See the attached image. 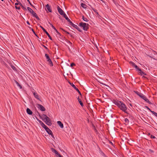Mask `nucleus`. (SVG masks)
Returning <instances> with one entry per match:
<instances>
[{
	"mask_svg": "<svg viewBox=\"0 0 157 157\" xmlns=\"http://www.w3.org/2000/svg\"><path fill=\"white\" fill-rule=\"evenodd\" d=\"M115 104L117 105L121 110L124 112H126L127 107L123 102L120 101H116L115 102Z\"/></svg>",
	"mask_w": 157,
	"mask_h": 157,
	"instance_id": "1",
	"label": "nucleus"
},
{
	"mask_svg": "<svg viewBox=\"0 0 157 157\" xmlns=\"http://www.w3.org/2000/svg\"><path fill=\"white\" fill-rule=\"evenodd\" d=\"M130 63L134 67H135L137 70H138L139 71V74L141 75H146L147 74L146 73H144L143 72L141 71V70L134 63L132 62H130Z\"/></svg>",
	"mask_w": 157,
	"mask_h": 157,
	"instance_id": "2",
	"label": "nucleus"
},
{
	"mask_svg": "<svg viewBox=\"0 0 157 157\" xmlns=\"http://www.w3.org/2000/svg\"><path fill=\"white\" fill-rule=\"evenodd\" d=\"M79 26L83 28L84 30H86L88 28L89 25L88 24L81 22L79 24Z\"/></svg>",
	"mask_w": 157,
	"mask_h": 157,
	"instance_id": "3",
	"label": "nucleus"
},
{
	"mask_svg": "<svg viewBox=\"0 0 157 157\" xmlns=\"http://www.w3.org/2000/svg\"><path fill=\"white\" fill-rule=\"evenodd\" d=\"M139 96L141 98L147 102L148 103L150 104H151V102L149 101L147 98L143 94H139Z\"/></svg>",
	"mask_w": 157,
	"mask_h": 157,
	"instance_id": "4",
	"label": "nucleus"
},
{
	"mask_svg": "<svg viewBox=\"0 0 157 157\" xmlns=\"http://www.w3.org/2000/svg\"><path fill=\"white\" fill-rule=\"evenodd\" d=\"M52 151V152L54 153L56 155L57 157H63V156L60 155L58 151L55 149L52 148L51 149Z\"/></svg>",
	"mask_w": 157,
	"mask_h": 157,
	"instance_id": "5",
	"label": "nucleus"
},
{
	"mask_svg": "<svg viewBox=\"0 0 157 157\" xmlns=\"http://www.w3.org/2000/svg\"><path fill=\"white\" fill-rule=\"evenodd\" d=\"M27 9L29 11H30V12L32 13V15H33V16L35 17L36 18H38V17L36 15V13H35L33 10L31 9L29 7H27Z\"/></svg>",
	"mask_w": 157,
	"mask_h": 157,
	"instance_id": "6",
	"label": "nucleus"
},
{
	"mask_svg": "<svg viewBox=\"0 0 157 157\" xmlns=\"http://www.w3.org/2000/svg\"><path fill=\"white\" fill-rule=\"evenodd\" d=\"M44 128L49 134L51 135L52 137H53L54 138V137L53 135V133H52V131L51 130H50L49 129V128Z\"/></svg>",
	"mask_w": 157,
	"mask_h": 157,
	"instance_id": "7",
	"label": "nucleus"
},
{
	"mask_svg": "<svg viewBox=\"0 0 157 157\" xmlns=\"http://www.w3.org/2000/svg\"><path fill=\"white\" fill-rule=\"evenodd\" d=\"M41 117L43 120L44 121H48L49 120V118L46 115L43 114L41 115Z\"/></svg>",
	"mask_w": 157,
	"mask_h": 157,
	"instance_id": "8",
	"label": "nucleus"
},
{
	"mask_svg": "<svg viewBox=\"0 0 157 157\" xmlns=\"http://www.w3.org/2000/svg\"><path fill=\"white\" fill-rule=\"evenodd\" d=\"M57 9L58 12L61 15L63 16L64 14H65L64 11L59 6L57 7Z\"/></svg>",
	"mask_w": 157,
	"mask_h": 157,
	"instance_id": "9",
	"label": "nucleus"
},
{
	"mask_svg": "<svg viewBox=\"0 0 157 157\" xmlns=\"http://www.w3.org/2000/svg\"><path fill=\"white\" fill-rule=\"evenodd\" d=\"M37 107L42 111H44L45 110V108L42 105H40L38 104L37 106Z\"/></svg>",
	"mask_w": 157,
	"mask_h": 157,
	"instance_id": "10",
	"label": "nucleus"
},
{
	"mask_svg": "<svg viewBox=\"0 0 157 157\" xmlns=\"http://www.w3.org/2000/svg\"><path fill=\"white\" fill-rule=\"evenodd\" d=\"M40 27L42 28L43 31L46 33V34L47 35V36H48V37L49 38V39L52 40V38L51 37V36L49 35V34L47 32L46 30L45 29L43 28L42 26H40Z\"/></svg>",
	"mask_w": 157,
	"mask_h": 157,
	"instance_id": "11",
	"label": "nucleus"
},
{
	"mask_svg": "<svg viewBox=\"0 0 157 157\" xmlns=\"http://www.w3.org/2000/svg\"><path fill=\"white\" fill-rule=\"evenodd\" d=\"M69 83L70 84V85L72 86V87H73L75 89V90L79 94L81 95V93L79 91V90H78V89L77 88L75 87V86L74 84H73V83Z\"/></svg>",
	"mask_w": 157,
	"mask_h": 157,
	"instance_id": "12",
	"label": "nucleus"
},
{
	"mask_svg": "<svg viewBox=\"0 0 157 157\" xmlns=\"http://www.w3.org/2000/svg\"><path fill=\"white\" fill-rule=\"evenodd\" d=\"M45 10H46L48 11L49 12H52V10L51 9L49 5L48 4H47L46 6V7L45 8Z\"/></svg>",
	"mask_w": 157,
	"mask_h": 157,
	"instance_id": "13",
	"label": "nucleus"
},
{
	"mask_svg": "<svg viewBox=\"0 0 157 157\" xmlns=\"http://www.w3.org/2000/svg\"><path fill=\"white\" fill-rule=\"evenodd\" d=\"M33 95L35 98L36 99L39 100L40 99V97L39 95L36 92H33Z\"/></svg>",
	"mask_w": 157,
	"mask_h": 157,
	"instance_id": "14",
	"label": "nucleus"
},
{
	"mask_svg": "<svg viewBox=\"0 0 157 157\" xmlns=\"http://www.w3.org/2000/svg\"><path fill=\"white\" fill-rule=\"evenodd\" d=\"M57 123L60 128H63V123H62V122L60 121H58L57 122Z\"/></svg>",
	"mask_w": 157,
	"mask_h": 157,
	"instance_id": "15",
	"label": "nucleus"
},
{
	"mask_svg": "<svg viewBox=\"0 0 157 157\" xmlns=\"http://www.w3.org/2000/svg\"><path fill=\"white\" fill-rule=\"evenodd\" d=\"M71 24H72V25L73 27L74 28H75L76 29H77L79 31H81L79 29V27L77 25L74 24L72 23L71 22Z\"/></svg>",
	"mask_w": 157,
	"mask_h": 157,
	"instance_id": "16",
	"label": "nucleus"
},
{
	"mask_svg": "<svg viewBox=\"0 0 157 157\" xmlns=\"http://www.w3.org/2000/svg\"><path fill=\"white\" fill-rule=\"evenodd\" d=\"M63 16L66 20H67L68 22H70L71 23V21L67 17V16L66 14H64V15Z\"/></svg>",
	"mask_w": 157,
	"mask_h": 157,
	"instance_id": "17",
	"label": "nucleus"
},
{
	"mask_svg": "<svg viewBox=\"0 0 157 157\" xmlns=\"http://www.w3.org/2000/svg\"><path fill=\"white\" fill-rule=\"evenodd\" d=\"M45 122L46 124L49 126L51 125V124H52V123L50 121V120L49 118V120L48 121H45Z\"/></svg>",
	"mask_w": 157,
	"mask_h": 157,
	"instance_id": "18",
	"label": "nucleus"
},
{
	"mask_svg": "<svg viewBox=\"0 0 157 157\" xmlns=\"http://www.w3.org/2000/svg\"><path fill=\"white\" fill-rule=\"evenodd\" d=\"M26 111L27 113L31 115L32 113V111L29 108H27Z\"/></svg>",
	"mask_w": 157,
	"mask_h": 157,
	"instance_id": "19",
	"label": "nucleus"
},
{
	"mask_svg": "<svg viewBox=\"0 0 157 157\" xmlns=\"http://www.w3.org/2000/svg\"><path fill=\"white\" fill-rule=\"evenodd\" d=\"M40 124L43 128H47L46 126L41 121H40Z\"/></svg>",
	"mask_w": 157,
	"mask_h": 157,
	"instance_id": "20",
	"label": "nucleus"
},
{
	"mask_svg": "<svg viewBox=\"0 0 157 157\" xmlns=\"http://www.w3.org/2000/svg\"><path fill=\"white\" fill-rule=\"evenodd\" d=\"M82 18L83 20L87 22L88 21V20L86 18L84 17V16H82Z\"/></svg>",
	"mask_w": 157,
	"mask_h": 157,
	"instance_id": "21",
	"label": "nucleus"
},
{
	"mask_svg": "<svg viewBox=\"0 0 157 157\" xmlns=\"http://www.w3.org/2000/svg\"><path fill=\"white\" fill-rule=\"evenodd\" d=\"M81 6L84 8H86V6L85 4L82 3L81 4Z\"/></svg>",
	"mask_w": 157,
	"mask_h": 157,
	"instance_id": "22",
	"label": "nucleus"
},
{
	"mask_svg": "<svg viewBox=\"0 0 157 157\" xmlns=\"http://www.w3.org/2000/svg\"><path fill=\"white\" fill-rule=\"evenodd\" d=\"M15 82L16 83V84L17 85V86H18L20 89L21 88V86L19 84L17 81H15Z\"/></svg>",
	"mask_w": 157,
	"mask_h": 157,
	"instance_id": "23",
	"label": "nucleus"
},
{
	"mask_svg": "<svg viewBox=\"0 0 157 157\" xmlns=\"http://www.w3.org/2000/svg\"><path fill=\"white\" fill-rule=\"evenodd\" d=\"M78 99L80 105H81V106H83V104L82 102L78 98Z\"/></svg>",
	"mask_w": 157,
	"mask_h": 157,
	"instance_id": "24",
	"label": "nucleus"
},
{
	"mask_svg": "<svg viewBox=\"0 0 157 157\" xmlns=\"http://www.w3.org/2000/svg\"><path fill=\"white\" fill-rule=\"evenodd\" d=\"M151 112L153 114H154L155 116L157 117V113L154 112V111H151Z\"/></svg>",
	"mask_w": 157,
	"mask_h": 157,
	"instance_id": "25",
	"label": "nucleus"
},
{
	"mask_svg": "<svg viewBox=\"0 0 157 157\" xmlns=\"http://www.w3.org/2000/svg\"><path fill=\"white\" fill-rule=\"evenodd\" d=\"M50 25H51L52 27V28L56 31V32H57V33H58V31H57V30L56 29V28H55L51 24H50Z\"/></svg>",
	"mask_w": 157,
	"mask_h": 157,
	"instance_id": "26",
	"label": "nucleus"
},
{
	"mask_svg": "<svg viewBox=\"0 0 157 157\" xmlns=\"http://www.w3.org/2000/svg\"><path fill=\"white\" fill-rule=\"evenodd\" d=\"M48 63L50 66H53V63L51 60L50 61V62H48Z\"/></svg>",
	"mask_w": 157,
	"mask_h": 157,
	"instance_id": "27",
	"label": "nucleus"
},
{
	"mask_svg": "<svg viewBox=\"0 0 157 157\" xmlns=\"http://www.w3.org/2000/svg\"><path fill=\"white\" fill-rule=\"evenodd\" d=\"M45 56L46 57L47 59L50 58L49 56L47 54H45Z\"/></svg>",
	"mask_w": 157,
	"mask_h": 157,
	"instance_id": "28",
	"label": "nucleus"
},
{
	"mask_svg": "<svg viewBox=\"0 0 157 157\" xmlns=\"http://www.w3.org/2000/svg\"><path fill=\"white\" fill-rule=\"evenodd\" d=\"M145 134L149 136L151 135L150 133L148 132H146Z\"/></svg>",
	"mask_w": 157,
	"mask_h": 157,
	"instance_id": "29",
	"label": "nucleus"
},
{
	"mask_svg": "<svg viewBox=\"0 0 157 157\" xmlns=\"http://www.w3.org/2000/svg\"><path fill=\"white\" fill-rule=\"evenodd\" d=\"M124 121L126 123H128V120L127 118L124 119Z\"/></svg>",
	"mask_w": 157,
	"mask_h": 157,
	"instance_id": "30",
	"label": "nucleus"
},
{
	"mask_svg": "<svg viewBox=\"0 0 157 157\" xmlns=\"http://www.w3.org/2000/svg\"><path fill=\"white\" fill-rule=\"evenodd\" d=\"M94 131L95 132H96L97 133V134H98V131L97 130L96 128H94Z\"/></svg>",
	"mask_w": 157,
	"mask_h": 157,
	"instance_id": "31",
	"label": "nucleus"
},
{
	"mask_svg": "<svg viewBox=\"0 0 157 157\" xmlns=\"http://www.w3.org/2000/svg\"><path fill=\"white\" fill-rule=\"evenodd\" d=\"M15 7L17 9L19 10L20 8V6H15Z\"/></svg>",
	"mask_w": 157,
	"mask_h": 157,
	"instance_id": "32",
	"label": "nucleus"
},
{
	"mask_svg": "<svg viewBox=\"0 0 157 157\" xmlns=\"http://www.w3.org/2000/svg\"><path fill=\"white\" fill-rule=\"evenodd\" d=\"M11 67L14 70H15V67L14 66H11Z\"/></svg>",
	"mask_w": 157,
	"mask_h": 157,
	"instance_id": "33",
	"label": "nucleus"
},
{
	"mask_svg": "<svg viewBox=\"0 0 157 157\" xmlns=\"http://www.w3.org/2000/svg\"><path fill=\"white\" fill-rule=\"evenodd\" d=\"M150 137H151V138H153V139H155V136H153L152 135H151Z\"/></svg>",
	"mask_w": 157,
	"mask_h": 157,
	"instance_id": "34",
	"label": "nucleus"
},
{
	"mask_svg": "<svg viewBox=\"0 0 157 157\" xmlns=\"http://www.w3.org/2000/svg\"><path fill=\"white\" fill-rule=\"evenodd\" d=\"M75 65V63H72L71 64V66L72 67H73V66H74Z\"/></svg>",
	"mask_w": 157,
	"mask_h": 157,
	"instance_id": "35",
	"label": "nucleus"
},
{
	"mask_svg": "<svg viewBox=\"0 0 157 157\" xmlns=\"http://www.w3.org/2000/svg\"><path fill=\"white\" fill-rule=\"evenodd\" d=\"M62 29V30H63L64 32H65L67 34H69V33L68 32H67V31H65V30H63V29Z\"/></svg>",
	"mask_w": 157,
	"mask_h": 157,
	"instance_id": "36",
	"label": "nucleus"
},
{
	"mask_svg": "<svg viewBox=\"0 0 157 157\" xmlns=\"http://www.w3.org/2000/svg\"><path fill=\"white\" fill-rule=\"evenodd\" d=\"M20 4H19L18 3H15V6H17V5H20Z\"/></svg>",
	"mask_w": 157,
	"mask_h": 157,
	"instance_id": "37",
	"label": "nucleus"
},
{
	"mask_svg": "<svg viewBox=\"0 0 157 157\" xmlns=\"http://www.w3.org/2000/svg\"><path fill=\"white\" fill-rule=\"evenodd\" d=\"M146 107L150 111H151L150 109L147 106H146Z\"/></svg>",
	"mask_w": 157,
	"mask_h": 157,
	"instance_id": "38",
	"label": "nucleus"
},
{
	"mask_svg": "<svg viewBox=\"0 0 157 157\" xmlns=\"http://www.w3.org/2000/svg\"><path fill=\"white\" fill-rule=\"evenodd\" d=\"M47 61L48 62H50V61H51V59H50V58H49V59H47Z\"/></svg>",
	"mask_w": 157,
	"mask_h": 157,
	"instance_id": "39",
	"label": "nucleus"
},
{
	"mask_svg": "<svg viewBox=\"0 0 157 157\" xmlns=\"http://www.w3.org/2000/svg\"><path fill=\"white\" fill-rule=\"evenodd\" d=\"M32 31L33 32V33H34V34L36 36L35 32H34V30L33 29H32Z\"/></svg>",
	"mask_w": 157,
	"mask_h": 157,
	"instance_id": "40",
	"label": "nucleus"
},
{
	"mask_svg": "<svg viewBox=\"0 0 157 157\" xmlns=\"http://www.w3.org/2000/svg\"><path fill=\"white\" fill-rule=\"evenodd\" d=\"M136 94H137L138 95H139V94H141L140 93H139V92H136Z\"/></svg>",
	"mask_w": 157,
	"mask_h": 157,
	"instance_id": "41",
	"label": "nucleus"
},
{
	"mask_svg": "<svg viewBox=\"0 0 157 157\" xmlns=\"http://www.w3.org/2000/svg\"><path fill=\"white\" fill-rule=\"evenodd\" d=\"M27 23L29 25H30V23H29V22L28 21H27Z\"/></svg>",
	"mask_w": 157,
	"mask_h": 157,
	"instance_id": "42",
	"label": "nucleus"
},
{
	"mask_svg": "<svg viewBox=\"0 0 157 157\" xmlns=\"http://www.w3.org/2000/svg\"><path fill=\"white\" fill-rule=\"evenodd\" d=\"M69 43L70 44H72L71 43V42H70V41H69Z\"/></svg>",
	"mask_w": 157,
	"mask_h": 157,
	"instance_id": "43",
	"label": "nucleus"
},
{
	"mask_svg": "<svg viewBox=\"0 0 157 157\" xmlns=\"http://www.w3.org/2000/svg\"><path fill=\"white\" fill-rule=\"evenodd\" d=\"M121 129H123V128H120Z\"/></svg>",
	"mask_w": 157,
	"mask_h": 157,
	"instance_id": "44",
	"label": "nucleus"
},
{
	"mask_svg": "<svg viewBox=\"0 0 157 157\" xmlns=\"http://www.w3.org/2000/svg\"><path fill=\"white\" fill-rule=\"evenodd\" d=\"M2 1H3L4 0H1Z\"/></svg>",
	"mask_w": 157,
	"mask_h": 157,
	"instance_id": "45",
	"label": "nucleus"
},
{
	"mask_svg": "<svg viewBox=\"0 0 157 157\" xmlns=\"http://www.w3.org/2000/svg\"><path fill=\"white\" fill-rule=\"evenodd\" d=\"M143 77H144V78H146V77H144V76H143Z\"/></svg>",
	"mask_w": 157,
	"mask_h": 157,
	"instance_id": "46",
	"label": "nucleus"
},
{
	"mask_svg": "<svg viewBox=\"0 0 157 157\" xmlns=\"http://www.w3.org/2000/svg\"><path fill=\"white\" fill-rule=\"evenodd\" d=\"M107 157V156H106V157Z\"/></svg>",
	"mask_w": 157,
	"mask_h": 157,
	"instance_id": "47",
	"label": "nucleus"
}]
</instances>
